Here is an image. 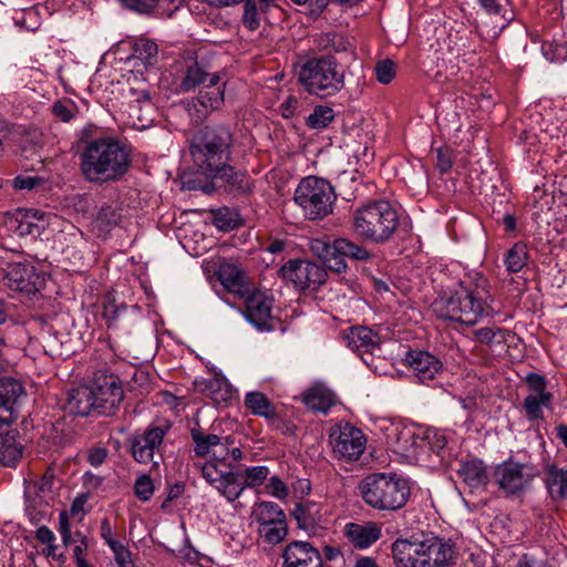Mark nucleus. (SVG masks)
Listing matches in <instances>:
<instances>
[{
  "mask_svg": "<svg viewBox=\"0 0 567 567\" xmlns=\"http://www.w3.org/2000/svg\"><path fill=\"white\" fill-rule=\"evenodd\" d=\"M281 567H323L321 553L309 542L292 540L282 551Z\"/></svg>",
  "mask_w": 567,
  "mask_h": 567,
  "instance_id": "6ab92c4d",
  "label": "nucleus"
},
{
  "mask_svg": "<svg viewBox=\"0 0 567 567\" xmlns=\"http://www.w3.org/2000/svg\"><path fill=\"white\" fill-rule=\"evenodd\" d=\"M457 474L472 493L484 491L489 482L487 466L478 458L462 462Z\"/></svg>",
  "mask_w": 567,
  "mask_h": 567,
  "instance_id": "b1692460",
  "label": "nucleus"
},
{
  "mask_svg": "<svg viewBox=\"0 0 567 567\" xmlns=\"http://www.w3.org/2000/svg\"><path fill=\"white\" fill-rule=\"evenodd\" d=\"M216 276L221 286L230 293L244 297L250 290V281L243 268L234 262L219 264Z\"/></svg>",
  "mask_w": 567,
  "mask_h": 567,
  "instance_id": "4be33fe9",
  "label": "nucleus"
},
{
  "mask_svg": "<svg viewBox=\"0 0 567 567\" xmlns=\"http://www.w3.org/2000/svg\"><path fill=\"white\" fill-rule=\"evenodd\" d=\"M126 8L138 13H150L161 0H120Z\"/></svg>",
  "mask_w": 567,
  "mask_h": 567,
  "instance_id": "4d7b16f0",
  "label": "nucleus"
},
{
  "mask_svg": "<svg viewBox=\"0 0 567 567\" xmlns=\"http://www.w3.org/2000/svg\"><path fill=\"white\" fill-rule=\"evenodd\" d=\"M437 168L441 173L449 172L453 166V159L450 148L440 147L436 150Z\"/></svg>",
  "mask_w": 567,
  "mask_h": 567,
  "instance_id": "052dcab7",
  "label": "nucleus"
},
{
  "mask_svg": "<svg viewBox=\"0 0 567 567\" xmlns=\"http://www.w3.org/2000/svg\"><path fill=\"white\" fill-rule=\"evenodd\" d=\"M534 475L526 464L512 461L503 462L494 471V480L498 488L506 495H515L523 492L530 483Z\"/></svg>",
  "mask_w": 567,
  "mask_h": 567,
  "instance_id": "4468645a",
  "label": "nucleus"
},
{
  "mask_svg": "<svg viewBox=\"0 0 567 567\" xmlns=\"http://www.w3.org/2000/svg\"><path fill=\"white\" fill-rule=\"evenodd\" d=\"M74 543H75V546L73 548L74 559L83 558V554L89 547L86 536L81 532H75L74 533Z\"/></svg>",
  "mask_w": 567,
  "mask_h": 567,
  "instance_id": "69168bd1",
  "label": "nucleus"
},
{
  "mask_svg": "<svg viewBox=\"0 0 567 567\" xmlns=\"http://www.w3.org/2000/svg\"><path fill=\"white\" fill-rule=\"evenodd\" d=\"M43 183L39 176L19 175L13 179V187L18 190H32Z\"/></svg>",
  "mask_w": 567,
  "mask_h": 567,
  "instance_id": "13d9d810",
  "label": "nucleus"
},
{
  "mask_svg": "<svg viewBox=\"0 0 567 567\" xmlns=\"http://www.w3.org/2000/svg\"><path fill=\"white\" fill-rule=\"evenodd\" d=\"M332 452L346 462L360 458L365 450L367 439L361 430L350 423L340 424L330 435Z\"/></svg>",
  "mask_w": 567,
  "mask_h": 567,
  "instance_id": "f8f14e48",
  "label": "nucleus"
},
{
  "mask_svg": "<svg viewBox=\"0 0 567 567\" xmlns=\"http://www.w3.org/2000/svg\"><path fill=\"white\" fill-rule=\"evenodd\" d=\"M251 517L258 524V527L285 519L286 515L280 506L274 502L261 501L254 505Z\"/></svg>",
  "mask_w": 567,
  "mask_h": 567,
  "instance_id": "473e14b6",
  "label": "nucleus"
},
{
  "mask_svg": "<svg viewBox=\"0 0 567 567\" xmlns=\"http://www.w3.org/2000/svg\"><path fill=\"white\" fill-rule=\"evenodd\" d=\"M528 250L527 246L518 241L507 250L504 257V264L508 272L516 274L520 271L527 264Z\"/></svg>",
  "mask_w": 567,
  "mask_h": 567,
  "instance_id": "58836bf2",
  "label": "nucleus"
},
{
  "mask_svg": "<svg viewBox=\"0 0 567 567\" xmlns=\"http://www.w3.org/2000/svg\"><path fill=\"white\" fill-rule=\"evenodd\" d=\"M392 556L396 567H451L455 564L456 550L450 539L439 536L419 539H396L392 544Z\"/></svg>",
  "mask_w": 567,
  "mask_h": 567,
  "instance_id": "20e7f679",
  "label": "nucleus"
},
{
  "mask_svg": "<svg viewBox=\"0 0 567 567\" xmlns=\"http://www.w3.org/2000/svg\"><path fill=\"white\" fill-rule=\"evenodd\" d=\"M429 444L431 450L437 454L443 451L447 444V439L442 432H434L427 435Z\"/></svg>",
  "mask_w": 567,
  "mask_h": 567,
  "instance_id": "0e129e2a",
  "label": "nucleus"
},
{
  "mask_svg": "<svg viewBox=\"0 0 567 567\" xmlns=\"http://www.w3.org/2000/svg\"><path fill=\"white\" fill-rule=\"evenodd\" d=\"M337 252L353 260L367 261L372 258V254L363 246L358 245L347 238L336 239Z\"/></svg>",
  "mask_w": 567,
  "mask_h": 567,
  "instance_id": "ea45409f",
  "label": "nucleus"
},
{
  "mask_svg": "<svg viewBox=\"0 0 567 567\" xmlns=\"http://www.w3.org/2000/svg\"><path fill=\"white\" fill-rule=\"evenodd\" d=\"M106 457L107 450L104 447H94L90 450L87 454V461L94 467L102 465L105 462Z\"/></svg>",
  "mask_w": 567,
  "mask_h": 567,
  "instance_id": "338daca9",
  "label": "nucleus"
},
{
  "mask_svg": "<svg viewBox=\"0 0 567 567\" xmlns=\"http://www.w3.org/2000/svg\"><path fill=\"white\" fill-rule=\"evenodd\" d=\"M14 24L24 31H35L41 25V17L35 7L16 10L13 16Z\"/></svg>",
  "mask_w": 567,
  "mask_h": 567,
  "instance_id": "a19ab883",
  "label": "nucleus"
},
{
  "mask_svg": "<svg viewBox=\"0 0 567 567\" xmlns=\"http://www.w3.org/2000/svg\"><path fill=\"white\" fill-rule=\"evenodd\" d=\"M526 383L530 391L523 403L526 417L528 421L540 420L543 419V408L549 409L551 405L553 394L547 391V381L540 374H527Z\"/></svg>",
  "mask_w": 567,
  "mask_h": 567,
  "instance_id": "f3484780",
  "label": "nucleus"
},
{
  "mask_svg": "<svg viewBox=\"0 0 567 567\" xmlns=\"http://www.w3.org/2000/svg\"><path fill=\"white\" fill-rule=\"evenodd\" d=\"M318 49L334 53L347 52L352 49V43L348 37L342 33L327 32L318 34L315 38Z\"/></svg>",
  "mask_w": 567,
  "mask_h": 567,
  "instance_id": "f704fd0d",
  "label": "nucleus"
},
{
  "mask_svg": "<svg viewBox=\"0 0 567 567\" xmlns=\"http://www.w3.org/2000/svg\"><path fill=\"white\" fill-rule=\"evenodd\" d=\"M487 280L476 274L475 288L463 287L449 296H442L433 302L434 313L444 320L457 321L467 326L476 324L493 316L488 301Z\"/></svg>",
  "mask_w": 567,
  "mask_h": 567,
  "instance_id": "f03ea898",
  "label": "nucleus"
},
{
  "mask_svg": "<svg viewBox=\"0 0 567 567\" xmlns=\"http://www.w3.org/2000/svg\"><path fill=\"white\" fill-rule=\"evenodd\" d=\"M268 488L270 494L278 499H284L288 496V488L278 476L270 477Z\"/></svg>",
  "mask_w": 567,
  "mask_h": 567,
  "instance_id": "e2e57ef3",
  "label": "nucleus"
},
{
  "mask_svg": "<svg viewBox=\"0 0 567 567\" xmlns=\"http://www.w3.org/2000/svg\"><path fill=\"white\" fill-rule=\"evenodd\" d=\"M3 280L9 289L27 295L35 293L41 284L34 267L22 262L9 264Z\"/></svg>",
  "mask_w": 567,
  "mask_h": 567,
  "instance_id": "aec40b11",
  "label": "nucleus"
},
{
  "mask_svg": "<svg viewBox=\"0 0 567 567\" xmlns=\"http://www.w3.org/2000/svg\"><path fill=\"white\" fill-rule=\"evenodd\" d=\"M22 455V447L17 442V432H0V463L4 466H14Z\"/></svg>",
  "mask_w": 567,
  "mask_h": 567,
  "instance_id": "2f4dec72",
  "label": "nucleus"
},
{
  "mask_svg": "<svg viewBox=\"0 0 567 567\" xmlns=\"http://www.w3.org/2000/svg\"><path fill=\"white\" fill-rule=\"evenodd\" d=\"M196 466L200 470L204 480L230 503L238 499L246 488L264 484L270 474L265 465L247 467L239 472H234L230 464L227 470L218 468L215 463Z\"/></svg>",
  "mask_w": 567,
  "mask_h": 567,
  "instance_id": "0eeeda50",
  "label": "nucleus"
},
{
  "mask_svg": "<svg viewBox=\"0 0 567 567\" xmlns=\"http://www.w3.org/2000/svg\"><path fill=\"white\" fill-rule=\"evenodd\" d=\"M401 219V213L389 200L370 199L353 210L352 230L363 241L384 245L398 233Z\"/></svg>",
  "mask_w": 567,
  "mask_h": 567,
  "instance_id": "7ed1b4c3",
  "label": "nucleus"
},
{
  "mask_svg": "<svg viewBox=\"0 0 567 567\" xmlns=\"http://www.w3.org/2000/svg\"><path fill=\"white\" fill-rule=\"evenodd\" d=\"M22 392V384L18 380L0 378V423L10 424L14 420V403Z\"/></svg>",
  "mask_w": 567,
  "mask_h": 567,
  "instance_id": "5701e85b",
  "label": "nucleus"
},
{
  "mask_svg": "<svg viewBox=\"0 0 567 567\" xmlns=\"http://www.w3.org/2000/svg\"><path fill=\"white\" fill-rule=\"evenodd\" d=\"M377 80L382 84H389L395 76V64L391 60L380 61L375 65Z\"/></svg>",
  "mask_w": 567,
  "mask_h": 567,
  "instance_id": "6e6d98bb",
  "label": "nucleus"
},
{
  "mask_svg": "<svg viewBox=\"0 0 567 567\" xmlns=\"http://www.w3.org/2000/svg\"><path fill=\"white\" fill-rule=\"evenodd\" d=\"M473 334L474 340L477 342L492 346L494 343L505 342L507 331L498 327H483L476 329Z\"/></svg>",
  "mask_w": 567,
  "mask_h": 567,
  "instance_id": "c03bdc74",
  "label": "nucleus"
},
{
  "mask_svg": "<svg viewBox=\"0 0 567 567\" xmlns=\"http://www.w3.org/2000/svg\"><path fill=\"white\" fill-rule=\"evenodd\" d=\"M311 251L323 262L331 254H336V239L332 244L320 239L315 238L310 241Z\"/></svg>",
  "mask_w": 567,
  "mask_h": 567,
  "instance_id": "603ef678",
  "label": "nucleus"
},
{
  "mask_svg": "<svg viewBox=\"0 0 567 567\" xmlns=\"http://www.w3.org/2000/svg\"><path fill=\"white\" fill-rule=\"evenodd\" d=\"M210 74L197 61L186 62L181 70L176 92L188 93L203 87L209 81Z\"/></svg>",
  "mask_w": 567,
  "mask_h": 567,
  "instance_id": "bb28decb",
  "label": "nucleus"
},
{
  "mask_svg": "<svg viewBox=\"0 0 567 567\" xmlns=\"http://www.w3.org/2000/svg\"><path fill=\"white\" fill-rule=\"evenodd\" d=\"M545 483L554 501H567V465L565 467L549 466Z\"/></svg>",
  "mask_w": 567,
  "mask_h": 567,
  "instance_id": "7c9ffc66",
  "label": "nucleus"
},
{
  "mask_svg": "<svg viewBox=\"0 0 567 567\" xmlns=\"http://www.w3.org/2000/svg\"><path fill=\"white\" fill-rule=\"evenodd\" d=\"M343 338L347 346L354 352L373 353L380 350L379 334L367 327H352L344 332Z\"/></svg>",
  "mask_w": 567,
  "mask_h": 567,
  "instance_id": "393cba45",
  "label": "nucleus"
},
{
  "mask_svg": "<svg viewBox=\"0 0 567 567\" xmlns=\"http://www.w3.org/2000/svg\"><path fill=\"white\" fill-rule=\"evenodd\" d=\"M405 364L417 382L426 384L443 372V363L427 351L410 350L404 358Z\"/></svg>",
  "mask_w": 567,
  "mask_h": 567,
  "instance_id": "a211bd4d",
  "label": "nucleus"
},
{
  "mask_svg": "<svg viewBox=\"0 0 567 567\" xmlns=\"http://www.w3.org/2000/svg\"><path fill=\"white\" fill-rule=\"evenodd\" d=\"M303 401L308 408L322 413H327L334 403L333 394L320 386L311 388Z\"/></svg>",
  "mask_w": 567,
  "mask_h": 567,
  "instance_id": "e433bc0d",
  "label": "nucleus"
},
{
  "mask_svg": "<svg viewBox=\"0 0 567 567\" xmlns=\"http://www.w3.org/2000/svg\"><path fill=\"white\" fill-rule=\"evenodd\" d=\"M342 534L354 548L367 549L380 539L382 528L372 520L349 522L343 526Z\"/></svg>",
  "mask_w": 567,
  "mask_h": 567,
  "instance_id": "412c9836",
  "label": "nucleus"
},
{
  "mask_svg": "<svg viewBox=\"0 0 567 567\" xmlns=\"http://www.w3.org/2000/svg\"><path fill=\"white\" fill-rule=\"evenodd\" d=\"M229 171L220 169L217 177L225 179L228 185L240 193L250 190V182L246 174L237 173L231 166L228 165Z\"/></svg>",
  "mask_w": 567,
  "mask_h": 567,
  "instance_id": "de8ad7c7",
  "label": "nucleus"
},
{
  "mask_svg": "<svg viewBox=\"0 0 567 567\" xmlns=\"http://www.w3.org/2000/svg\"><path fill=\"white\" fill-rule=\"evenodd\" d=\"M4 225L20 237L39 236L48 225V215L39 209L18 208L4 215Z\"/></svg>",
  "mask_w": 567,
  "mask_h": 567,
  "instance_id": "dca6fc26",
  "label": "nucleus"
},
{
  "mask_svg": "<svg viewBox=\"0 0 567 567\" xmlns=\"http://www.w3.org/2000/svg\"><path fill=\"white\" fill-rule=\"evenodd\" d=\"M233 135L226 127H207L200 131L190 142V155L198 172L206 177L217 178L220 169L229 171Z\"/></svg>",
  "mask_w": 567,
  "mask_h": 567,
  "instance_id": "39448f33",
  "label": "nucleus"
},
{
  "mask_svg": "<svg viewBox=\"0 0 567 567\" xmlns=\"http://www.w3.org/2000/svg\"><path fill=\"white\" fill-rule=\"evenodd\" d=\"M542 52L550 62H561L567 59V48L561 42L545 40L542 44Z\"/></svg>",
  "mask_w": 567,
  "mask_h": 567,
  "instance_id": "09e8293b",
  "label": "nucleus"
},
{
  "mask_svg": "<svg viewBox=\"0 0 567 567\" xmlns=\"http://www.w3.org/2000/svg\"><path fill=\"white\" fill-rule=\"evenodd\" d=\"M298 81L306 92L323 99L344 87V72L332 56L311 58L301 64Z\"/></svg>",
  "mask_w": 567,
  "mask_h": 567,
  "instance_id": "6e6552de",
  "label": "nucleus"
},
{
  "mask_svg": "<svg viewBox=\"0 0 567 567\" xmlns=\"http://www.w3.org/2000/svg\"><path fill=\"white\" fill-rule=\"evenodd\" d=\"M334 118V113L331 107L317 106L313 112L307 117L306 123L310 128L321 130L327 127Z\"/></svg>",
  "mask_w": 567,
  "mask_h": 567,
  "instance_id": "49530a36",
  "label": "nucleus"
},
{
  "mask_svg": "<svg viewBox=\"0 0 567 567\" xmlns=\"http://www.w3.org/2000/svg\"><path fill=\"white\" fill-rule=\"evenodd\" d=\"M245 298L244 316L258 330H274L276 319L271 315L274 300L266 292L252 291L248 292Z\"/></svg>",
  "mask_w": 567,
  "mask_h": 567,
  "instance_id": "2eb2a0df",
  "label": "nucleus"
},
{
  "mask_svg": "<svg viewBox=\"0 0 567 567\" xmlns=\"http://www.w3.org/2000/svg\"><path fill=\"white\" fill-rule=\"evenodd\" d=\"M298 527L306 532H313L321 520L319 504L311 501H302L295 504L291 511Z\"/></svg>",
  "mask_w": 567,
  "mask_h": 567,
  "instance_id": "c85d7f7f",
  "label": "nucleus"
},
{
  "mask_svg": "<svg viewBox=\"0 0 567 567\" xmlns=\"http://www.w3.org/2000/svg\"><path fill=\"white\" fill-rule=\"evenodd\" d=\"M328 4L329 0H306V3H301L300 6L305 8L309 16L318 18Z\"/></svg>",
  "mask_w": 567,
  "mask_h": 567,
  "instance_id": "680f3d73",
  "label": "nucleus"
},
{
  "mask_svg": "<svg viewBox=\"0 0 567 567\" xmlns=\"http://www.w3.org/2000/svg\"><path fill=\"white\" fill-rule=\"evenodd\" d=\"M206 390L216 402H225L230 398L229 385L225 380L214 378L207 382Z\"/></svg>",
  "mask_w": 567,
  "mask_h": 567,
  "instance_id": "8fccbe9b",
  "label": "nucleus"
},
{
  "mask_svg": "<svg viewBox=\"0 0 567 567\" xmlns=\"http://www.w3.org/2000/svg\"><path fill=\"white\" fill-rule=\"evenodd\" d=\"M133 100L128 104V116L133 121L134 126L145 127L147 122H151V113L153 111V104L148 93L145 91L137 92L131 91Z\"/></svg>",
  "mask_w": 567,
  "mask_h": 567,
  "instance_id": "c756f323",
  "label": "nucleus"
},
{
  "mask_svg": "<svg viewBox=\"0 0 567 567\" xmlns=\"http://www.w3.org/2000/svg\"><path fill=\"white\" fill-rule=\"evenodd\" d=\"M245 406L255 415L275 420L276 409L268 398L258 391L248 392L245 396Z\"/></svg>",
  "mask_w": 567,
  "mask_h": 567,
  "instance_id": "72a5a7b5",
  "label": "nucleus"
},
{
  "mask_svg": "<svg viewBox=\"0 0 567 567\" xmlns=\"http://www.w3.org/2000/svg\"><path fill=\"white\" fill-rule=\"evenodd\" d=\"M121 219V214L116 206L103 205L96 214L95 226L101 231H106L115 226Z\"/></svg>",
  "mask_w": 567,
  "mask_h": 567,
  "instance_id": "37998d69",
  "label": "nucleus"
},
{
  "mask_svg": "<svg viewBox=\"0 0 567 567\" xmlns=\"http://www.w3.org/2000/svg\"><path fill=\"white\" fill-rule=\"evenodd\" d=\"M76 111L75 104L70 100L58 101L52 106V113L55 117L63 122H69L73 118Z\"/></svg>",
  "mask_w": 567,
  "mask_h": 567,
  "instance_id": "864d4df0",
  "label": "nucleus"
},
{
  "mask_svg": "<svg viewBox=\"0 0 567 567\" xmlns=\"http://www.w3.org/2000/svg\"><path fill=\"white\" fill-rule=\"evenodd\" d=\"M322 264L336 274L344 272L348 267L344 256L339 252L331 254Z\"/></svg>",
  "mask_w": 567,
  "mask_h": 567,
  "instance_id": "bf43d9fd",
  "label": "nucleus"
},
{
  "mask_svg": "<svg viewBox=\"0 0 567 567\" xmlns=\"http://www.w3.org/2000/svg\"><path fill=\"white\" fill-rule=\"evenodd\" d=\"M280 274L285 280L300 290L316 289L326 281L327 277L322 267L302 259L289 260L281 267Z\"/></svg>",
  "mask_w": 567,
  "mask_h": 567,
  "instance_id": "ddd939ff",
  "label": "nucleus"
},
{
  "mask_svg": "<svg viewBox=\"0 0 567 567\" xmlns=\"http://www.w3.org/2000/svg\"><path fill=\"white\" fill-rule=\"evenodd\" d=\"M80 161L84 179L103 185L120 181L128 172L131 154L117 138L97 137L85 144Z\"/></svg>",
  "mask_w": 567,
  "mask_h": 567,
  "instance_id": "f257e3e1",
  "label": "nucleus"
},
{
  "mask_svg": "<svg viewBox=\"0 0 567 567\" xmlns=\"http://www.w3.org/2000/svg\"><path fill=\"white\" fill-rule=\"evenodd\" d=\"M101 415L115 414L124 399L122 382L109 368H102L94 372L89 383Z\"/></svg>",
  "mask_w": 567,
  "mask_h": 567,
  "instance_id": "9d476101",
  "label": "nucleus"
},
{
  "mask_svg": "<svg viewBox=\"0 0 567 567\" xmlns=\"http://www.w3.org/2000/svg\"><path fill=\"white\" fill-rule=\"evenodd\" d=\"M225 85L219 73H212L209 81L199 89L197 101L206 112L221 109L225 102Z\"/></svg>",
  "mask_w": 567,
  "mask_h": 567,
  "instance_id": "a878e982",
  "label": "nucleus"
},
{
  "mask_svg": "<svg viewBox=\"0 0 567 567\" xmlns=\"http://www.w3.org/2000/svg\"><path fill=\"white\" fill-rule=\"evenodd\" d=\"M243 23L250 31H255L260 25V18L255 0H246L244 4Z\"/></svg>",
  "mask_w": 567,
  "mask_h": 567,
  "instance_id": "3c124183",
  "label": "nucleus"
},
{
  "mask_svg": "<svg viewBox=\"0 0 567 567\" xmlns=\"http://www.w3.org/2000/svg\"><path fill=\"white\" fill-rule=\"evenodd\" d=\"M230 445H233L230 436H220L219 441L213 449L212 454L208 456L210 457L208 463H215L218 468L227 470L228 466H226V461L230 454Z\"/></svg>",
  "mask_w": 567,
  "mask_h": 567,
  "instance_id": "a18cd8bd",
  "label": "nucleus"
},
{
  "mask_svg": "<svg viewBox=\"0 0 567 567\" xmlns=\"http://www.w3.org/2000/svg\"><path fill=\"white\" fill-rule=\"evenodd\" d=\"M172 425L168 422L150 424L143 432L135 433L131 437V453L133 458L141 464L153 462L156 453H159L164 437Z\"/></svg>",
  "mask_w": 567,
  "mask_h": 567,
  "instance_id": "9b49d317",
  "label": "nucleus"
},
{
  "mask_svg": "<svg viewBox=\"0 0 567 567\" xmlns=\"http://www.w3.org/2000/svg\"><path fill=\"white\" fill-rule=\"evenodd\" d=\"M337 196L332 185L316 176L302 178L293 194V200L308 220H321L333 212Z\"/></svg>",
  "mask_w": 567,
  "mask_h": 567,
  "instance_id": "1a4fd4ad",
  "label": "nucleus"
},
{
  "mask_svg": "<svg viewBox=\"0 0 567 567\" xmlns=\"http://www.w3.org/2000/svg\"><path fill=\"white\" fill-rule=\"evenodd\" d=\"M135 495L138 499L146 502L154 493V484L148 475L140 476L134 485Z\"/></svg>",
  "mask_w": 567,
  "mask_h": 567,
  "instance_id": "5fc2aeb1",
  "label": "nucleus"
},
{
  "mask_svg": "<svg viewBox=\"0 0 567 567\" xmlns=\"http://www.w3.org/2000/svg\"><path fill=\"white\" fill-rule=\"evenodd\" d=\"M190 436L194 442V453L198 457H208L220 436L205 433L200 429H192Z\"/></svg>",
  "mask_w": 567,
  "mask_h": 567,
  "instance_id": "4c0bfd02",
  "label": "nucleus"
},
{
  "mask_svg": "<svg viewBox=\"0 0 567 567\" xmlns=\"http://www.w3.org/2000/svg\"><path fill=\"white\" fill-rule=\"evenodd\" d=\"M128 60L141 61L145 68L153 66L158 60V47L152 40L138 39L133 45Z\"/></svg>",
  "mask_w": 567,
  "mask_h": 567,
  "instance_id": "c9c22d12",
  "label": "nucleus"
},
{
  "mask_svg": "<svg viewBox=\"0 0 567 567\" xmlns=\"http://www.w3.org/2000/svg\"><path fill=\"white\" fill-rule=\"evenodd\" d=\"M257 530L266 543L270 545L279 544L285 539L288 532L286 518L277 520L276 524L270 523L258 527Z\"/></svg>",
  "mask_w": 567,
  "mask_h": 567,
  "instance_id": "79ce46f5",
  "label": "nucleus"
},
{
  "mask_svg": "<svg viewBox=\"0 0 567 567\" xmlns=\"http://www.w3.org/2000/svg\"><path fill=\"white\" fill-rule=\"evenodd\" d=\"M65 409L79 416H87L93 411L97 413L96 401L90 384L70 391Z\"/></svg>",
  "mask_w": 567,
  "mask_h": 567,
  "instance_id": "cd10ccee",
  "label": "nucleus"
},
{
  "mask_svg": "<svg viewBox=\"0 0 567 567\" xmlns=\"http://www.w3.org/2000/svg\"><path fill=\"white\" fill-rule=\"evenodd\" d=\"M359 492L364 503L373 509L395 512L408 504L411 484L395 473H373L360 482Z\"/></svg>",
  "mask_w": 567,
  "mask_h": 567,
  "instance_id": "423d86ee",
  "label": "nucleus"
},
{
  "mask_svg": "<svg viewBox=\"0 0 567 567\" xmlns=\"http://www.w3.org/2000/svg\"><path fill=\"white\" fill-rule=\"evenodd\" d=\"M125 309L124 306L118 307L113 301L109 300L104 305L103 316L109 322H112L115 321Z\"/></svg>",
  "mask_w": 567,
  "mask_h": 567,
  "instance_id": "774afa93",
  "label": "nucleus"
}]
</instances>
